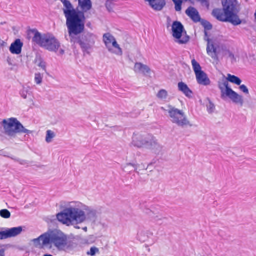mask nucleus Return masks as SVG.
I'll return each mask as SVG.
<instances>
[{"mask_svg":"<svg viewBox=\"0 0 256 256\" xmlns=\"http://www.w3.org/2000/svg\"><path fill=\"white\" fill-rule=\"evenodd\" d=\"M56 218L60 222L70 226L95 222L97 211L80 201L68 202L65 203L63 210L56 214Z\"/></svg>","mask_w":256,"mask_h":256,"instance_id":"nucleus-1","label":"nucleus"},{"mask_svg":"<svg viewBox=\"0 0 256 256\" xmlns=\"http://www.w3.org/2000/svg\"><path fill=\"white\" fill-rule=\"evenodd\" d=\"M64 8V13L66 20V24L72 42L74 37L83 32L84 29L85 18L82 12L74 10L70 2L68 0H60Z\"/></svg>","mask_w":256,"mask_h":256,"instance_id":"nucleus-2","label":"nucleus"},{"mask_svg":"<svg viewBox=\"0 0 256 256\" xmlns=\"http://www.w3.org/2000/svg\"><path fill=\"white\" fill-rule=\"evenodd\" d=\"M68 236L62 230L54 229L50 230L34 239L32 242L36 247L44 248L46 247H54L59 250H64L68 245Z\"/></svg>","mask_w":256,"mask_h":256,"instance_id":"nucleus-3","label":"nucleus"},{"mask_svg":"<svg viewBox=\"0 0 256 256\" xmlns=\"http://www.w3.org/2000/svg\"><path fill=\"white\" fill-rule=\"evenodd\" d=\"M223 9H216L212 12L213 16L218 20L230 22L234 26H238L242 21L238 16L240 11V6L236 0H222Z\"/></svg>","mask_w":256,"mask_h":256,"instance_id":"nucleus-4","label":"nucleus"},{"mask_svg":"<svg viewBox=\"0 0 256 256\" xmlns=\"http://www.w3.org/2000/svg\"><path fill=\"white\" fill-rule=\"evenodd\" d=\"M226 81H224L222 82H219L218 88L221 92V97L224 100L226 98H229L234 104L242 106L244 104V98L237 92L233 90L230 86L228 82L238 86H240L242 83V80L234 75L228 74Z\"/></svg>","mask_w":256,"mask_h":256,"instance_id":"nucleus-5","label":"nucleus"},{"mask_svg":"<svg viewBox=\"0 0 256 256\" xmlns=\"http://www.w3.org/2000/svg\"><path fill=\"white\" fill-rule=\"evenodd\" d=\"M132 144L138 148H146L156 155L162 152V146L156 138L151 135L135 134L132 137Z\"/></svg>","mask_w":256,"mask_h":256,"instance_id":"nucleus-6","label":"nucleus"},{"mask_svg":"<svg viewBox=\"0 0 256 256\" xmlns=\"http://www.w3.org/2000/svg\"><path fill=\"white\" fill-rule=\"evenodd\" d=\"M32 40L40 46L48 51L58 52V54L60 56L64 54V50L62 49L58 51L60 47V43L53 35L50 34L42 35L39 32H36Z\"/></svg>","mask_w":256,"mask_h":256,"instance_id":"nucleus-7","label":"nucleus"},{"mask_svg":"<svg viewBox=\"0 0 256 256\" xmlns=\"http://www.w3.org/2000/svg\"><path fill=\"white\" fill-rule=\"evenodd\" d=\"M2 123L6 133L10 136H14L17 133H24L27 134H32V131L25 128L16 118L4 120Z\"/></svg>","mask_w":256,"mask_h":256,"instance_id":"nucleus-8","label":"nucleus"},{"mask_svg":"<svg viewBox=\"0 0 256 256\" xmlns=\"http://www.w3.org/2000/svg\"><path fill=\"white\" fill-rule=\"evenodd\" d=\"M168 113L171 122L178 126L181 128L192 126V124L188 120L182 110L170 106Z\"/></svg>","mask_w":256,"mask_h":256,"instance_id":"nucleus-9","label":"nucleus"},{"mask_svg":"<svg viewBox=\"0 0 256 256\" xmlns=\"http://www.w3.org/2000/svg\"><path fill=\"white\" fill-rule=\"evenodd\" d=\"M103 42L108 51L112 54L122 56L123 51L118 44L116 38L110 33H106L103 36Z\"/></svg>","mask_w":256,"mask_h":256,"instance_id":"nucleus-10","label":"nucleus"},{"mask_svg":"<svg viewBox=\"0 0 256 256\" xmlns=\"http://www.w3.org/2000/svg\"><path fill=\"white\" fill-rule=\"evenodd\" d=\"M172 33L175 42L178 44H186L190 40L189 36L184 32V26L180 22H175L173 23Z\"/></svg>","mask_w":256,"mask_h":256,"instance_id":"nucleus-11","label":"nucleus"},{"mask_svg":"<svg viewBox=\"0 0 256 256\" xmlns=\"http://www.w3.org/2000/svg\"><path fill=\"white\" fill-rule=\"evenodd\" d=\"M204 39L208 42L206 51L208 55L212 58L216 59V46H218L222 42V38L220 36L210 38L207 32H205Z\"/></svg>","mask_w":256,"mask_h":256,"instance_id":"nucleus-12","label":"nucleus"},{"mask_svg":"<svg viewBox=\"0 0 256 256\" xmlns=\"http://www.w3.org/2000/svg\"><path fill=\"white\" fill-rule=\"evenodd\" d=\"M23 230L22 226L6 228L4 231L0 232V240L16 237L20 234Z\"/></svg>","mask_w":256,"mask_h":256,"instance_id":"nucleus-13","label":"nucleus"},{"mask_svg":"<svg viewBox=\"0 0 256 256\" xmlns=\"http://www.w3.org/2000/svg\"><path fill=\"white\" fill-rule=\"evenodd\" d=\"M86 42L80 41L81 47L86 50L90 48L94 44L96 40V36L92 34H88L86 36Z\"/></svg>","mask_w":256,"mask_h":256,"instance_id":"nucleus-14","label":"nucleus"},{"mask_svg":"<svg viewBox=\"0 0 256 256\" xmlns=\"http://www.w3.org/2000/svg\"><path fill=\"white\" fill-rule=\"evenodd\" d=\"M154 236V232L152 230H142L138 232V238L141 242H149Z\"/></svg>","mask_w":256,"mask_h":256,"instance_id":"nucleus-15","label":"nucleus"},{"mask_svg":"<svg viewBox=\"0 0 256 256\" xmlns=\"http://www.w3.org/2000/svg\"><path fill=\"white\" fill-rule=\"evenodd\" d=\"M23 43L20 39L16 40L10 47V51L13 54L18 55L22 53Z\"/></svg>","mask_w":256,"mask_h":256,"instance_id":"nucleus-16","label":"nucleus"},{"mask_svg":"<svg viewBox=\"0 0 256 256\" xmlns=\"http://www.w3.org/2000/svg\"><path fill=\"white\" fill-rule=\"evenodd\" d=\"M134 71L136 73L148 75L150 74L151 70L146 65L140 62H136L134 66Z\"/></svg>","mask_w":256,"mask_h":256,"instance_id":"nucleus-17","label":"nucleus"},{"mask_svg":"<svg viewBox=\"0 0 256 256\" xmlns=\"http://www.w3.org/2000/svg\"><path fill=\"white\" fill-rule=\"evenodd\" d=\"M196 79L198 84L204 86L210 84V80L208 77L207 74L203 71L196 74Z\"/></svg>","mask_w":256,"mask_h":256,"instance_id":"nucleus-18","label":"nucleus"},{"mask_svg":"<svg viewBox=\"0 0 256 256\" xmlns=\"http://www.w3.org/2000/svg\"><path fill=\"white\" fill-rule=\"evenodd\" d=\"M178 90L187 98H192L193 92L188 88V85L184 82H180L178 85Z\"/></svg>","mask_w":256,"mask_h":256,"instance_id":"nucleus-19","label":"nucleus"},{"mask_svg":"<svg viewBox=\"0 0 256 256\" xmlns=\"http://www.w3.org/2000/svg\"><path fill=\"white\" fill-rule=\"evenodd\" d=\"M186 14L194 22H199L200 17L198 11L193 7L188 8L186 12Z\"/></svg>","mask_w":256,"mask_h":256,"instance_id":"nucleus-20","label":"nucleus"},{"mask_svg":"<svg viewBox=\"0 0 256 256\" xmlns=\"http://www.w3.org/2000/svg\"><path fill=\"white\" fill-rule=\"evenodd\" d=\"M79 6L84 12H87L92 8L90 0H78Z\"/></svg>","mask_w":256,"mask_h":256,"instance_id":"nucleus-21","label":"nucleus"},{"mask_svg":"<svg viewBox=\"0 0 256 256\" xmlns=\"http://www.w3.org/2000/svg\"><path fill=\"white\" fill-rule=\"evenodd\" d=\"M30 88L28 86H23L20 92V94L24 99H26L32 94Z\"/></svg>","mask_w":256,"mask_h":256,"instance_id":"nucleus-22","label":"nucleus"},{"mask_svg":"<svg viewBox=\"0 0 256 256\" xmlns=\"http://www.w3.org/2000/svg\"><path fill=\"white\" fill-rule=\"evenodd\" d=\"M35 64L44 71H46V63L41 58H36L35 60Z\"/></svg>","mask_w":256,"mask_h":256,"instance_id":"nucleus-23","label":"nucleus"},{"mask_svg":"<svg viewBox=\"0 0 256 256\" xmlns=\"http://www.w3.org/2000/svg\"><path fill=\"white\" fill-rule=\"evenodd\" d=\"M192 68H193L194 71V72L195 73V74H198V73H200V72H203L202 70L201 66H200L199 63H198L196 61V60L195 59H193L192 60Z\"/></svg>","mask_w":256,"mask_h":256,"instance_id":"nucleus-24","label":"nucleus"},{"mask_svg":"<svg viewBox=\"0 0 256 256\" xmlns=\"http://www.w3.org/2000/svg\"><path fill=\"white\" fill-rule=\"evenodd\" d=\"M56 134L54 132L51 130L46 131V141L47 143H50L52 142V140L55 138Z\"/></svg>","mask_w":256,"mask_h":256,"instance_id":"nucleus-25","label":"nucleus"},{"mask_svg":"<svg viewBox=\"0 0 256 256\" xmlns=\"http://www.w3.org/2000/svg\"><path fill=\"white\" fill-rule=\"evenodd\" d=\"M157 98L161 100H165L168 97V92L165 90H160L156 94Z\"/></svg>","mask_w":256,"mask_h":256,"instance_id":"nucleus-26","label":"nucleus"},{"mask_svg":"<svg viewBox=\"0 0 256 256\" xmlns=\"http://www.w3.org/2000/svg\"><path fill=\"white\" fill-rule=\"evenodd\" d=\"M223 51V56L226 57L232 60H235V56L234 54L228 49L226 48H222Z\"/></svg>","mask_w":256,"mask_h":256,"instance_id":"nucleus-27","label":"nucleus"},{"mask_svg":"<svg viewBox=\"0 0 256 256\" xmlns=\"http://www.w3.org/2000/svg\"><path fill=\"white\" fill-rule=\"evenodd\" d=\"M123 170L126 172H130L136 169V166L134 164H127L122 167Z\"/></svg>","mask_w":256,"mask_h":256,"instance_id":"nucleus-28","label":"nucleus"},{"mask_svg":"<svg viewBox=\"0 0 256 256\" xmlns=\"http://www.w3.org/2000/svg\"><path fill=\"white\" fill-rule=\"evenodd\" d=\"M43 80V76L40 73H36L34 74V82L38 85L42 84Z\"/></svg>","mask_w":256,"mask_h":256,"instance_id":"nucleus-29","label":"nucleus"},{"mask_svg":"<svg viewBox=\"0 0 256 256\" xmlns=\"http://www.w3.org/2000/svg\"><path fill=\"white\" fill-rule=\"evenodd\" d=\"M0 216L2 218L7 219L10 218L11 214L8 210L4 209L0 210Z\"/></svg>","mask_w":256,"mask_h":256,"instance_id":"nucleus-30","label":"nucleus"},{"mask_svg":"<svg viewBox=\"0 0 256 256\" xmlns=\"http://www.w3.org/2000/svg\"><path fill=\"white\" fill-rule=\"evenodd\" d=\"M175 4V10L176 12H180L182 10V0H172Z\"/></svg>","mask_w":256,"mask_h":256,"instance_id":"nucleus-31","label":"nucleus"},{"mask_svg":"<svg viewBox=\"0 0 256 256\" xmlns=\"http://www.w3.org/2000/svg\"><path fill=\"white\" fill-rule=\"evenodd\" d=\"M99 252V250L98 248L94 246L90 248V250L86 252V254L88 256H94L96 254Z\"/></svg>","mask_w":256,"mask_h":256,"instance_id":"nucleus-32","label":"nucleus"},{"mask_svg":"<svg viewBox=\"0 0 256 256\" xmlns=\"http://www.w3.org/2000/svg\"><path fill=\"white\" fill-rule=\"evenodd\" d=\"M84 240L85 243H86V244H92L94 242L95 238L92 235L89 236L86 239H84Z\"/></svg>","mask_w":256,"mask_h":256,"instance_id":"nucleus-33","label":"nucleus"},{"mask_svg":"<svg viewBox=\"0 0 256 256\" xmlns=\"http://www.w3.org/2000/svg\"><path fill=\"white\" fill-rule=\"evenodd\" d=\"M154 221L158 224H162L164 222V221L166 220V218L163 217H159L158 216H156L154 218Z\"/></svg>","mask_w":256,"mask_h":256,"instance_id":"nucleus-34","label":"nucleus"},{"mask_svg":"<svg viewBox=\"0 0 256 256\" xmlns=\"http://www.w3.org/2000/svg\"><path fill=\"white\" fill-rule=\"evenodd\" d=\"M208 111L209 113H212L215 109L214 105L211 102H210L209 104L207 106Z\"/></svg>","mask_w":256,"mask_h":256,"instance_id":"nucleus-35","label":"nucleus"},{"mask_svg":"<svg viewBox=\"0 0 256 256\" xmlns=\"http://www.w3.org/2000/svg\"><path fill=\"white\" fill-rule=\"evenodd\" d=\"M240 90L246 94H249V90L248 88L244 84L240 85Z\"/></svg>","mask_w":256,"mask_h":256,"instance_id":"nucleus-36","label":"nucleus"},{"mask_svg":"<svg viewBox=\"0 0 256 256\" xmlns=\"http://www.w3.org/2000/svg\"><path fill=\"white\" fill-rule=\"evenodd\" d=\"M204 28L207 30H210L212 28V24L208 22H206L205 23H204Z\"/></svg>","mask_w":256,"mask_h":256,"instance_id":"nucleus-37","label":"nucleus"},{"mask_svg":"<svg viewBox=\"0 0 256 256\" xmlns=\"http://www.w3.org/2000/svg\"><path fill=\"white\" fill-rule=\"evenodd\" d=\"M6 43L0 38V46L4 47V46H6Z\"/></svg>","mask_w":256,"mask_h":256,"instance_id":"nucleus-38","label":"nucleus"},{"mask_svg":"<svg viewBox=\"0 0 256 256\" xmlns=\"http://www.w3.org/2000/svg\"><path fill=\"white\" fill-rule=\"evenodd\" d=\"M5 256V250L4 249L0 250V256Z\"/></svg>","mask_w":256,"mask_h":256,"instance_id":"nucleus-39","label":"nucleus"},{"mask_svg":"<svg viewBox=\"0 0 256 256\" xmlns=\"http://www.w3.org/2000/svg\"><path fill=\"white\" fill-rule=\"evenodd\" d=\"M82 230H83L84 232H86L88 231V228H87V227H86V226L84 227V228H82Z\"/></svg>","mask_w":256,"mask_h":256,"instance_id":"nucleus-40","label":"nucleus"},{"mask_svg":"<svg viewBox=\"0 0 256 256\" xmlns=\"http://www.w3.org/2000/svg\"><path fill=\"white\" fill-rule=\"evenodd\" d=\"M8 62L10 65H12V64L11 63L10 60V59L8 60Z\"/></svg>","mask_w":256,"mask_h":256,"instance_id":"nucleus-41","label":"nucleus"},{"mask_svg":"<svg viewBox=\"0 0 256 256\" xmlns=\"http://www.w3.org/2000/svg\"><path fill=\"white\" fill-rule=\"evenodd\" d=\"M44 256H53L51 255V254H44Z\"/></svg>","mask_w":256,"mask_h":256,"instance_id":"nucleus-42","label":"nucleus"},{"mask_svg":"<svg viewBox=\"0 0 256 256\" xmlns=\"http://www.w3.org/2000/svg\"><path fill=\"white\" fill-rule=\"evenodd\" d=\"M75 228H76V229H79L80 228L78 226H75Z\"/></svg>","mask_w":256,"mask_h":256,"instance_id":"nucleus-43","label":"nucleus"},{"mask_svg":"<svg viewBox=\"0 0 256 256\" xmlns=\"http://www.w3.org/2000/svg\"><path fill=\"white\" fill-rule=\"evenodd\" d=\"M152 243L154 244V240H152Z\"/></svg>","mask_w":256,"mask_h":256,"instance_id":"nucleus-44","label":"nucleus"}]
</instances>
